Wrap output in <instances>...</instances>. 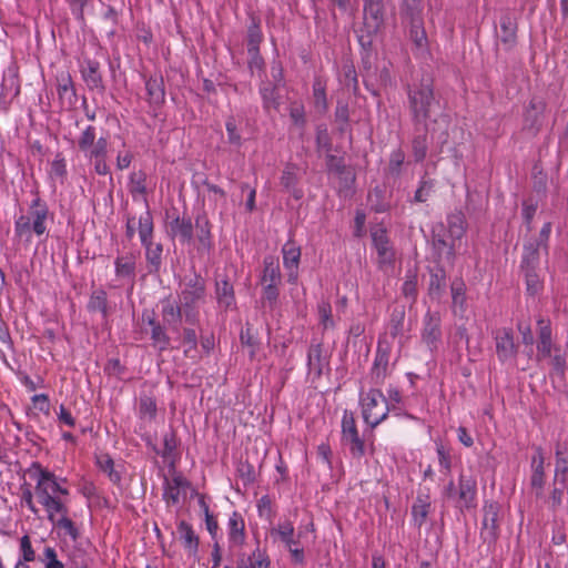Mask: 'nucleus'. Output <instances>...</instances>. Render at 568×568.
<instances>
[{
    "mask_svg": "<svg viewBox=\"0 0 568 568\" xmlns=\"http://www.w3.org/2000/svg\"><path fill=\"white\" fill-rule=\"evenodd\" d=\"M28 471L37 481L34 490L40 504L60 496H69L68 488L60 485L58 477L39 463H33Z\"/></svg>",
    "mask_w": 568,
    "mask_h": 568,
    "instance_id": "nucleus-1",
    "label": "nucleus"
},
{
    "mask_svg": "<svg viewBox=\"0 0 568 568\" xmlns=\"http://www.w3.org/2000/svg\"><path fill=\"white\" fill-rule=\"evenodd\" d=\"M49 219L48 207L34 201L28 215H21L14 224V233L19 237H26L30 241L31 232L38 236L47 232V223Z\"/></svg>",
    "mask_w": 568,
    "mask_h": 568,
    "instance_id": "nucleus-2",
    "label": "nucleus"
},
{
    "mask_svg": "<svg viewBox=\"0 0 568 568\" xmlns=\"http://www.w3.org/2000/svg\"><path fill=\"white\" fill-rule=\"evenodd\" d=\"M362 413L366 424L376 427L388 415L389 407L383 393H361Z\"/></svg>",
    "mask_w": 568,
    "mask_h": 568,
    "instance_id": "nucleus-3",
    "label": "nucleus"
},
{
    "mask_svg": "<svg viewBox=\"0 0 568 568\" xmlns=\"http://www.w3.org/2000/svg\"><path fill=\"white\" fill-rule=\"evenodd\" d=\"M499 514L500 505L497 501L487 500L484 503L480 538L488 546L495 545L499 538Z\"/></svg>",
    "mask_w": 568,
    "mask_h": 568,
    "instance_id": "nucleus-4",
    "label": "nucleus"
},
{
    "mask_svg": "<svg viewBox=\"0 0 568 568\" xmlns=\"http://www.w3.org/2000/svg\"><path fill=\"white\" fill-rule=\"evenodd\" d=\"M342 442L353 458L359 459L365 455L364 440L358 434L353 413L348 410L344 412L342 419Z\"/></svg>",
    "mask_w": 568,
    "mask_h": 568,
    "instance_id": "nucleus-5",
    "label": "nucleus"
},
{
    "mask_svg": "<svg viewBox=\"0 0 568 568\" xmlns=\"http://www.w3.org/2000/svg\"><path fill=\"white\" fill-rule=\"evenodd\" d=\"M364 32L376 36L383 28L386 7L385 0H364Z\"/></svg>",
    "mask_w": 568,
    "mask_h": 568,
    "instance_id": "nucleus-6",
    "label": "nucleus"
},
{
    "mask_svg": "<svg viewBox=\"0 0 568 568\" xmlns=\"http://www.w3.org/2000/svg\"><path fill=\"white\" fill-rule=\"evenodd\" d=\"M204 297V285L200 280L185 285L182 290L180 302L186 321L195 318V310Z\"/></svg>",
    "mask_w": 568,
    "mask_h": 568,
    "instance_id": "nucleus-7",
    "label": "nucleus"
},
{
    "mask_svg": "<svg viewBox=\"0 0 568 568\" xmlns=\"http://www.w3.org/2000/svg\"><path fill=\"white\" fill-rule=\"evenodd\" d=\"M410 108L416 120L422 121L429 116L433 105V91L429 84L420 87L409 92Z\"/></svg>",
    "mask_w": 568,
    "mask_h": 568,
    "instance_id": "nucleus-8",
    "label": "nucleus"
},
{
    "mask_svg": "<svg viewBox=\"0 0 568 568\" xmlns=\"http://www.w3.org/2000/svg\"><path fill=\"white\" fill-rule=\"evenodd\" d=\"M530 468V487L534 490L536 497L540 498L544 495V488L546 484L545 456L540 446L535 447V454L531 457Z\"/></svg>",
    "mask_w": 568,
    "mask_h": 568,
    "instance_id": "nucleus-9",
    "label": "nucleus"
},
{
    "mask_svg": "<svg viewBox=\"0 0 568 568\" xmlns=\"http://www.w3.org/2000/svg\"><path fill=\"white\" fill-rule=\"evenodd\" d=\"M372 241L377 253V261L382 267L393 263L395 253L389 244L385 229L375 227L372 230Z\"/></svg>",
    "mask_w": 568,
    "mask_h": 568,
    "instance_id": "nucleus-10",
    "label": "nucleus"
},
{
    "mask_svg": "<svg viewBox=\"0 0 568 568\" xmlns=\"http://www.w3.org/2000/svg\"><path fill=\"white\" fill-rule=\"evenodd\" d=\"M230 548L243 546L246 539L245 521L239 511H233L227 521Z\"/></svg>",
    "mask_w": 568,
    "mask_h": 568,
    "instance_id": "nucleus-11",
    "label": "nucleus"
},
{
    "mask_svg": "<svg viewBox=\"0 0 568 568\" xmlns=\"http://www.w3.org/2000/svg\"><path fill=\"white\" fill-rule=\"evenodd\" d=\"M190 481L182 475H175L171 480L165 478L163 487V499L168 505H176L180 501L181 493L185 494Z\"/></svg>",
    "mask_w": 568,
    "mask_h": 568,
    "instance_id": "nucleus-12",
    "label": "nucleus"
},
{
    "mask_svg": "<svg viewBox=\"0 0 568 568\" xmlns=\"http://www.w3.org/2000/svg\"><path fill=\"white\" fill-rule=\"evenodd\" d=\"M283 265L287 271L288 282L295 283L297 280V268L301 258V248L293 242H286L282 248Z\"/></svg>",
    "mask_w": 568,
    "mask_h": 568,
    "instance_id": "nucleus-13",
    "label": "nucleus"
},
{
    "mask_svg": "<svg viewBox=\"0 0 568 568\" xmlns=\"http://www.w3.org/2000/svg\"><path fill=\"white\" fill-rule=\"evenodd\" d=\"M554 483H560L564 487L568 481V444L558 443L555 449Z\"/></svg>",
    "mask_w": 568,
    "mask_h": 568,
    "instance_id": "nucleus-14",
    "label": "nucleus"
},
{
    "mask_svg": "<svg viewBox=\"0 0 568 568\" xmlns=\"http://www.w3.org/2000/svg\"><path fill=\"white\" fill-rule=\"evenodd\" d=\"M459 503L462 507L471 508L475 506L477 495V481L471 475L460 474L459 480Z\"/></svg>",
    "mask_w": 568,
    "mask_h": 568,
    "instance_id": "nucleus-15",
    "label": "nucleus"
},
{
    "mask_svg": "<svg viewBox=\"0 0 568 568\" xmlns=\"http://www.w3.org/2000/svg\"><path fill=\"white\" fill-rule=\"evenodd\" d=\"M268 556L257 547L251 555L240 552L236 558V568H270Z\"/></svg>",
    "mask_w": 568,
    "mask_h": 568,
    "instance_id": "nucleus-16",
    "label": "nucleus"
},
{
    "mask_svg": "<svg viewBox=\"0 0 568 568\" xmlns=\"http://www.w3.org/2000/svg\"><path fill=\"white\" fill-rule=\"evenodd\" d=\"M430 509L432 503L429 495L418 494L412 506V518L415 527L422 528V526L426 523Z\"/></svg>",
    "mask_w": 568,
    "mask_h": 568,
    "instance_id": "nucleus-17",
    "label": "nucleus"
},
{
    "mask_svg": "<svg viewBox=\"0 0 568 568\" xmlns=\"http://www.w3.org/2000/svg\"><path fill=\"white\" fill-rule=\"evenodd\" d=\"M178 532L180 534V539L183 541L184 548L191 555H195L199 550L200 540L192 526L186 521L181 520L178 525Z\"/></svg>",
    "mask_w": 568,
    "mask_h": 568,
    "instance_id": "nucleus-18",
    "label": "nucleus"
},
{
    "mask_svg": "<svg viewBox=\"0 0 568 568\" xmlns=\"http://www.w3.org/2000/svg\"><path fill=\"white\" fill-rule=\"evenodd\" d=\"M68 496H60L57 498L48 499L44 503H41L44 510L47 511L48 519L51 523H55L57 515H60V517H63L65 515H69V507H68Z\"/></svg>",
    "mask_w": 568,
    "mask_h": 568,
    "instance_id": "nucleus-19",
    "label": "nucleus"
},
{
    "mask_svg": "<svg viewBox=\"0 0 568 568\" xmlns=\"http://www.w3.org/2000/svg\"><path fill=\"white\" fill-rule=\"evenodd\" d=\"M134 255L119 256L115 260V274L119 278L133 282L135 277Z\"/></svg>",
    "mask_w": 568,
    "mask_h": 568,
    "instance_id": "nucleus-20",
    "label": "nucleus"
},
{
    "mask_svg": "<svg viewBox=\"0 0 568 568\" xmlns=\"http://www.w3.org/2000/svg\"><path fill=\"white\" fill-rule=\"evenodd\" d=\"M497 352L500 358L507 359L514 355L515 344L513 336L509 332H499L496 337Z\"/></svg>",
    "mask_w": 568,
    "mask_h": 568,
    "instance_id": "nucleus-21",
    "label": "nucleus"
},
{
    "mask_svg": "<svg viewBox=\"0 0 568 568\" xmlns=\"http://www.w3.org/2000/svg\"><path fill=\"white\" fill-rule=\"evenodd\" d=\"M216 298L220 307L225 310L234 305L233 286L227 281L216 283Z\"/></svg>",
    "mask_w": 568,
    "mask_h": 568,
    "instance_id": "nucleus-22",
    "label": "nucleus"
},
{
    "mask_svg": "<svg viewBox=\"0 0 568 568\" xmlns=\"http://www.w3.org/2000/svg\"><path fill=\"white\" fill-rule=\"evenodd\" d=\"M145 247V257L150 273H155L161 266L162 246L158 243L143 245Z\"/></svg>",
    "mask_w": 568,
    "mask_h": 568,
    "instance_id": "nucleus-23",
    "label": "nucleus"
},
{
    "mask_svg": "<svg viewBox=\"0 0 568 568\" xmlns=\"http://www.w3.org/2000/svg\"><path fill=\"white\" fill-rule=\"evenodd\" d=\"M280 280L281 273L278 264L272 256L265 257L262 284H278Z\"/></svg>",
    "mask_w": 568,
    "mask_h": 568,
    "instance_id": "nucleus-24",
    "label": "nucleus"
},
{
    "mask_svg": "<svg viewBox=\"0 0 568 568\" xmlns=\"http://www.w3.org/2000/svg\"><path fill=\"white\" fill-rule=\"evenodd\" d=\"M153 234V222L149 212L144 213L139 219V235L142 245L153 243L152 240Z\"/></svg>",
    "mask_w": 568,
    "mask_h": 568,
    "instance_id": "nucleus-25",
    "label": "nucleus"
},
{
    "mask_svg": "<svg viewBox=\"0 0 568 568\" xmlns=\"http://www.w3.org/2000/svg\"><path fill=\"white\" fill-rule=\"evenodd\" d=\"M183 310L182 307L175 306L174 302L166 300L162 303V316L163 321L168 324H176L181 316H182Z\"/></svg>",
    "mask_w": 568,
    "mask_h": 568,
    "instance_id": "nucleus-26",
    "label": "nucleus"
},
{
    "mask_svg": "<svg viewBox=\"0 0 568 568\" xmlns=\"http://www.w3.org/2000/svg\"><path fill=\"white\" fill-rule=\"evenodd\" d=\"M178 447L176 436L173 430L164 434L163 449L160 452L154 447V452L160 454L164 459H172Z\"/></svg>",
    "mask_w": 568,
    "mask_h": 568,
    "instance_id": "nucleus-27",
    "label": "nucleus"
},
{
    "mask_svg": "<svg viewBox=\"0 0 568 568\" xmlns=\"http://www.w3.org/2000/svg\"><path fill=\"white\" fill-rule=\"evenodd\" d=\"M387 365L388 354L379 348L374 362L373 377L377 381L383 378L386 375Z\"/></svg>",
    "mask_w": 568,
    "mask_h": 568,
    "instance_id": "nucleus-28",
    "label": "nucleus"
},
{
    "mask_svg": "<svg viewBox=\"0 0 568 568\" xmlns=\"http://www.w3.org/2000/svg\"><path fill=\"white\" fill-rule=\"evenodd\" d=\"M452 297L453 305L455 311L459 310L460 312L465 308V284L463 282H454L452 285Z\"/></svg>",
    "mask_w": 568,
    "mask_h": 568,
    "instance_id": "nucleus-29",
    "label": "nucleus"
},
{
    "mask_svg": "<svg viewBox=\"0 0 568 568\" xmlns=\"http://www.w3.org/2000/svg\"><path fill=\"white\" fill-rule=\"evenodd\" d=\"M295 532L294 525L290 520L280 523L275 528L271 529V536L281 542L292 537Z\"/></svg>",
    "mask_w": 568,
    "mask_h": 568,
    "instance_id": "nucleus-30",
    "label": "nucleus"
},
{
    "mask_svg": "<svg viewBox=\"0 0 568 568\" xmlns=\"http://www.w3.org/2000/svg\"><path fill=\"white\" fill-rule=\"evenodd\" d=\"M88 307L92 312L106 314V294L104 291H95L92 293Z\"/></svg>",
    "mask_w": 568,
    "mask_h": 568,
    "instance_id": "nucleus-31",
    "label": "nucleus"
},
{
    "mask_svg": "<svg viewBox=\"0 0 568 568\" xmlns=\"http://www.w3.org/2000/svg\"><path fill=\"white\" fill-rule=\"evenodd\" d=\"M97 141L95 129L92 125L87 126L79 136L78 145L85 153Z\"/></svg>",
    "mask_w": 568,
    "mask_h": 568,
    "instance_id": "nucleus-32",
    "label": "nucleus"
},
{
    "mask_svg": "<svg viewBox=\"0 0 568 568\" xmlns=\"http://www.w3.org/2000/svg\"><path fill=\"white\" fill-rule=\"evenodd\" d=\"M172 232L174 236L180 237L182 241H186L192 236V225L189 221L176 219L172 223Z\"/></svg>",
    "mask_w": 568,
    "mask_h": 568,
    "instance_id": "nucleus-33",
    "label": "nucleus"
},
{
    "mask_svg": "<svg viewBox=\"0 0 568 568\" xmlns=\"http://www.w3.org/2000/svg\"><path fill=\"white\" fill-rule=\"evenodd\" d=\"M50 176L54 180L62 181L67 174V163L61 154H57L50 164Z\"/></svg>",
    "mask_w": 568,
    "mask_h": 568,
    "instance_id": "nucleus-34",
    "label": "nucleus"
},
{
    "mask_svg": "<svg viewBox=\"0 0 568 568\" xmlns=\"http://www.w3.org/2000/svg\"><path fill=\"white\" fill-rule=\"evenodd\" d=\"M139 412L141 417L153 419L156 415V403L151 396H143L140 399Z\"/></svg>",
    "mask_w": 568,
    "mask_h": 568,
    "instance_id": "nucleus-35",
    "label": "nucleus"
},
{
    "mask_svg": "<svg viewBox=\"0 0 568 568\" xmlns=\"http://www.w3.org/2000/svg\"><path fill=\"white\" fill-rule=\"evenodd\" d=\"M410 39L418 48H425L427 42V37L424 28L419 20H413L410 28Z\"/></svg>",
    "mask_w": 568,
    "mask_h": 568,
    "instance_id": "nucleus-36",
    "label": "nucleus"
},
{
    "mask_svg": "<svg viewBox=\"0 0 568 568\" xmlns=\"http://www.w3.org/2000/svg\"><path fill=\"white\" fill-rule=\"evenodd\" d=\"M538 354L542 357L551 356L550 329L548 326L540 328V341L538 343Z\"/></svg>",
    "mask_w": 568,
    "mask_h": 568,
    "instance_id": "nucleus-37",
    "label": "nucleus"
},
{
    "mask_svg": "<svg viewBox=\"0 0 568 568\" xmlns=\"http://www.w3.org/2000/svg\"><path fill=\"white\" fill-rule=\"evenodd\" d=\"M108 153V140L105 138L98 139L94 144L84 153L85 158H105Z\"/></svg>",
    "mask_w": 568,
    "mask_h": 568,
    "instance_id": "nucleus-38",
    "label": "nucleus"
},
{
    "mask_svg": "<svg viewBox=\"0 0 568 568\" xmlns=\"http://www.w3.org/2000/svg\"><path fill=\"white\" fill-rule=\"evenodd\" d=\"M52 524L63 529L72 538L73 541H75L80 536L79 529L75 527L74 523L69 518V515L60 517L59 519L55 520V523Z\"/></svg>",
    "mask_w": 568,
    "mask_h": 568,
    "instance_id": "nucleus-39",
    "label": "nucleus"
},
{
    "mask_svg": "<svg viewBox=\"0 0 568 568\" xmlns=\"http://www.w3.org/2000/svg\"><path fill=\"white\" fill-rule=\"evenodd\" d=\"M20 549H21V554H22V559L21 560L24 564L34 560L36 552H34V550L32 548L31 540H30V537L28 535H24L20 539Z\"/></svg>",
    "mask_w": 568,
    "mask_h": 568,
    "instance_id": "nucleus-40",
    "label": "nucleus"
},
{
    "mask_svg": "<svg viewBox=\"0 0 568 568\" xmlns=\"http://www.w3.org/2000/svg\"><path fill=\"white\" fill-rule=\"evenodd\" d=\"M183 346L184 352L190 357H195L193 352L196 348V334L193 329H185L183 333Z\"/></svg>",
    "mask_w": 568,
    "mask_h": 568,
    "instance_id": "nucleus-41",
    "label": "nucleus"
},
{
    "mask_svg": "<svg viewBox=\"0 0 568 568\" xmlns=\"http://www.w3.org/2000/svg\"><path fill=\"white\" fill-rule=\"evenodd\" d=\"M526 286H527V292L530 295H535V294L539 293L542 287V283H541L538 274H536L532 271H528L526 273Z\"/></svg>",
    "mask_w": 568,
    "mask_h": 568,
    "instance_id": "nucleus-42",
    "label": "nucleus"
},
{
    "mask_svg": "<svg viewBox=\"0 0 568 568\" xmlns=\"http://www.w3.org/2000/svg\"><path fill=\"white\" fill-rule=\"evenodd\" d=\"M21 504H24L34 515L38 514V508L33 503L31 486L27 483L21 486Z\"/></svg>",
    "mask_w": 568,
    "mask_h": 568,
    "instance_id": "nucleus-43",
    "label": "nucleus"
},
{
    "mask_svg": "<svg viewBox=\"0 0 568 568\" xmlns=\"http://www.w3.org/2000/svg\"><path fill=\"white\" fill-rule=\"evenodd\" d=\"M145 87H146L148 93L152 100H154L155 102H159L163 99L164 92H163L161 84L158 80H155V79L148 80L145 83Z\"/></svg>",
    "mask_w": 568,
    "mask_h": 568,
    "instance_id": "nucleus-44",
    "label": "nucleus"
},
{
    "mask_svg": "<svg viewBox=\"0 0 568 568\" xmlns=\"http://www.w3.org/2000/svg\"><path fill=\"white\" fill-rule=\"evenodd\" d=\"M262 40V33L260 28L256 24H253L248 29V51L256 52L258 50V44Z\"/></svg>",
    "mask_w": 568,
    "mask_h": 568,
    "instance_id": "nucleus-45",
    "label": "nucleus"
},
{
    "mask_svg": "<svg viewBox=\"0 0 568 568\" xmlns=\"http://www.w3.org/2000/svg\"><path fill=\"white\" fill-rule=\"evenodd\" d=\"M315 104L318 110H325V89L321 81H316L313 87Z\"/></svg>",
    "mask_w": 568,
    "mask_h": 568,
    "instance_id": "nucleus-46",
    "label": "nucleus"
},
{
    "mask_svg": "<svg viewBox=\"0 0 568 568\" xmlns=\"http://www.w3.org/2000/svg\"><path fill=\"white\" fill-rule=\"evenodd\" d=\"M131 192L133 194H144L145 185H144V174L143 173H133L130 182Z\"/></svg>",
    "mask_w": 568,
    "mask_h": 568,
    "instance_id": "nucleus-47",
    "label": "nucleus"
},
{
    "mask_svg": "<svg viewBox=\"0 0 568 568\" xmlns=\"http://www.w3.org/2000/svg\"><path fill=\"white\" fill-rule=\"evenodd\" d=\"M318 315H320L322 324L325 327H328V326H331L333 324V321H332V307H331V304L328 302H322L318 305Z\"/></svg>",
    "mask_w": 568,
    "mask_h": 568,
    "instance_id": "nucleus-48",
    "label": "nucleus"
},
{
    "mask_svg": "<svg viewBox=\"0 0 568 568\" xmlns=\"http://www.w3.org/2000/svg\"><path fill=\"white\" fill-rule=\"evenodd\" d=\"M33 406L45 415L50 414L49 398L44 393L36 394L32 397Z\"/></svg>",
    "mask_w": 568,
    "mask_h": 568,
    "instance_id": "nucleus-49",
    "label": "nucleus"
},
{
    "mask_svg": "<svg viewBox=\"0 0 568 568\" xmlns=\"http://www.w3.org/2000/svg\"><path fill=\"white\" fill-rule=\"evenodd\" d=\"M257 510L260 516H266L268 519L273 516L272 501L267 495L262 496L257 501Z\"/></svg>",
    "mask_w": 568,
    "mask_h": 568,
    "instance_id": "nucleus-50",
    "label": "nucleus"
},
{
    "mask_svg": "<svg viewBox=\"0 0 568 568\" xmlns=\"http://www.w3.org/2000/svg\"><path fill=\"white\" fill-rule=\"evenodd\" d=\"M263 285V300L270 304L276 302L278 296L277 284H262Z\"/></svg>",
    "mask_w": 568,
    "mask_h": 568,
    "instance_id": "nucleus-51",
    "label": "nucleus"
},
{
    "mask_svg": "<svg viewBox=\"0 0 568 568\" xmlns=\"http://www.w3.org/2000/svg\"><path fill=\"white\" fill-rule=\"evenodd\" d=\"M437 455L440 467L449 471L452 465L450 455L442 444L437 445Z\"/></svg>",
    "mask_w": 568,
    "mask_h": 568,
    "instance_id": "nucleus-52",
    "label": "nucleus"
},
{
    "mask_svg": "<svg viewBox=\"0 0 568 568\" xmlns=\"http://www.w3.org/2000/svg\"><path fill=\"white\" fill-rule=\"evenodd\" d=\"M205 526L213 540H217L219 523L213 514L206 515Z\"/></svg>",
    "mask_w": 568,
    "mask_h": 568,
    "instance_id": "nucleus-53",
    "label": "nucleus"
},
{
    "mask_svg": "<svg viewBox=\"0 0 568 568\" xmlns=\"http://www.w3.org/2000/svg\"><path fill=\"white\" fill-rule=\"evenodd\" d=\"M239 473H240V476L244 480L245 484H251L255 479L254 469H253L252 465H250L247 463L246 464H242L239 467Z\"/></svg>",
    "mask_w": 568,
    "mask_h": 568,
    "instance_id": "nucleus-54",
    "label": "nucleus"
},
{
    "mask_svg": "<svg viewBox=\"0 0 568 568\" xmlns=\"http://www.w3.org/2000/svg\"><path fill=\"white\" fill-rule=\"evenodd\" d=\"M212 568H219L222 562V549L220 542L214 540L211 552Z\"/></svg>",
    "mask_w": 568,
    "mask_h": 568,
    "instance_id": "nucleus-55",
    "label": "nucleus"
},
{
    "mask_svg": "<svg viewBox=\"0 0 568 568\" xmlns=\"http://www.w3.org/2000/svg\"><path fill=\"white\" fill-rule=\"evenodd\" d=\"M149 324L152 326V338L159 344H165V336L161 326L151 317L149 318Z\"/></svg>",
    "mask_w": 568,
    "mask_h": 568,
    "instance_id": "nucleus-56",
    "label": "nucleus"
},
{
    "mask_svg": "<svg viewBox=\"0 0 568 568\" xmlns=\"http://www.w3.org/2000/svg\"><path fill=\"white\" fill-rule=\"evenodd\" d=\"M549 499H550L552 509H556L559 506H561L562 499H564V488L562 487L561 488L554 487L550 493Z\"/></svg>",
    "mask_w": 568,
    "mask_h": 568,
    "instance_id": "nucleus-57",
    "label": "nucleus"
},
{
    "mask_svg": "<svg viewBox=\"0 0 568 568\" xmlns=\"http://www.w3.org/2000/svg\"><path fill=\"white\" fill-rule=\"evenodd\" d=\"M58 418L61 423L68 425L69 427H74L75 425V419L63 405L60 406Z\"/></svg>",
    "mask_w": 568,
    "mask_h": 568,
    "instance_id": "nucleus-58",
    "label": "nucleus"
},
{
    "mask_svg": "<svg viewBox=\"0 0 568 568\" xmlns=\"http://www.w3.org/2000/svg\"><path fill=\"white\" fill-rule=\"evenodd\" d=\"M226 131H227L229 141L231 143L239 144L241 138H240V134L237 133L236 125L233 120H229L226 122Z\"/></svg>",
    "mask_w": 568,
    "mask_h": 568,
    "instance_id": "nucleus-59",
    "label": "nucleus"
},
{
    "mask_svg": "<svg viewBox=\"0 0 568 568\" xmlns=\"http://www.w3.org/2000/svg\"><path fill=\"white\" fill-rule=\"evenodd\" d=\"M132 161V154L130 152H120L116 156V166L119 170L128 169Z\"/></svg>",
    "mask_w": 568,
    "mask_h": 568,
    "instance_id": "nucleus-60",
    "label": "nucleus"
},
{
    "mask_svg": "<svg viewBox=\"0 0 568 568\" xmlns=\"http://www.w3.org/2000/svg\"><path fill=\"white\" fill-rule=\"evenodd\" d=\"M94 164V170L100 175H106L109 173V166L105 162V158L90 159Z\"/></svg>",
    "mask_w": 568,
    "mask_h": 568,
    "instance_id": "nucleus-61",
    "label": "nucleus"
},
{
    "mask_svg": "<svg viewBox=\"0 0 568 568\" xmlns=\"http://www.w3.org/2000/svg\"><path fill=\"white\" fill-rule=\"evenodd\" d=\"M459 442L466 447H470L474 444L473 437L464 426H459L457 429Z\"/></svg>",
    "mask_w": 568,
    "mask_h": 568,
    "instance_id": "nucleus-62",
    "label": "nucleus"
},
{
    "mask_svg": "<svg viewBox=\"0 0 568 568\" xmlns=\"http://www.w3.org/2000/svg\"><path fill=\"white\" fill-rule=\"evenodd\" d=\"M438 337V327L437 324H427L424 331V338L432 343Z\"/></svg>",
    "mask_w": 568,
    "mask_h": 568,
    "instance_id": "nucleus-63",
    "label": "nucleus"
},
{
    "mask_svg": "<svg viewBox=\"0 0 568 568\" xmlns=\"http://www.w3.org/2000/svg\"><path fill=\"white\" fill-rule=\"evenodd\" d=\"M292 557V560L295 564L304 565L305 564V551L303 547H294L288 550Z\"/></svg>",
    "mask_w": 568,
    "mask_h": 568,
    "instance_id": "nucleus-64",
    "label": "nucleus"
}]
</instances>
